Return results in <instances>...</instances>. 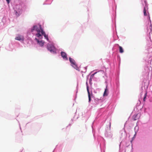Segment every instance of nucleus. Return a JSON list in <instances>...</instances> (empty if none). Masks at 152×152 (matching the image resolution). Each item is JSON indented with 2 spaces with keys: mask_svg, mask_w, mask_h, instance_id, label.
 Returning a JSON list of instances; mask_svg holds the SVG:
<instances>
[{
  "mask_svg": "<svg viewBox=\"0 0 152 152\" xmlns=\"http://www.w3.org/2000/svg\"><path fill=\"white\" fill-rule=\"evenodd\" d=\"M34 30H35L37 32V33L36 34V35L37 37H39L42 36V35H43L45 38L48 41H49L48 36L46 35L45 32L43 31L40 25H39V26L36 25L33 26L31 29V31L33 32Z\"/></svg>",
  "mask_w": 152,
  "mask_h": 152,
  "instance_id": "obj_1",
  "label": "nucleus"
},
{
  "mask_svg": "<svg viewBox=\"0 0 152 152\" xmlns=\"http://www.w3.org/2000/svg\"><path fill=\"white\" fill-rule=\"evenodd\" d=\"M47 48L51 52L56 53V49L53 45L48 44L47 45Z\"/></svg>",
  "mask_w": 152,
  "mask_h": 152,
  "instance_id": "obj_2",
  "label": "nucleus"
},
{
  "mask_svg": "<svg viewBox=\"0 0 152 152\" xmlns=\"http://www.w3.org/2000/svg\"><path fill=\"white\" fill-rule=\"evenodd\" d=\"M69 60L70 62L72 64V66L77 70H79V68L76 64L75 60L70 57L69 58Z\"/></svg>",
  "mask_w": 152,
  "mask_h": 152,
  "instance_id": "obj_3",
  "label": "nucleus"
},
{
  "mask_svg": "<svg viewBox=\"0 0 152 152\" xmlns=\"http://www.w3.org/2000/svg\"><path fill=\"white\" fill-rule=\"evenodd\" d=\"M61 55L63 59L65 60H67L68 58L66 54L64 52H61Z\"/></svg>",
  "mask_w": 152,
  "mask_h": 152,
  "instance_id": "obj_4",
  "label": "nucleus"
},
{
  "mask_svg": "<svg viewBox=\"0 0 152 152\" xmlns=\"http://www.w3.org/2000/svg\"><path fill=\"white\" fill-rule=\"evenodd\" d=\"M35 39L36 40L38 44L41 46H43L45 42L43 41H39L37 38H35Z\"/></svg>",
  "mask_w": 152,
  "mask_h": 152,
  "instance_id": "obj_5",
  "label": "nucleus"
},
{
  "mask_svg": "<svg viewBox=\"0 0 152 152\" xmlns=\"http://www.w3.org/2000/svg\"><path fill=\"white\" fill-rule=\"evenodd\" d=\"M15 39L16 40L19 41L23 40H24V38L23 36L19 35L18 36L16 37Z\"/></svg>",
  "mask_w": 152,
  "mask_h": 152,
  "instance_id": "obj_6",
  "label": "nucleus"
},
{
  "mask_svg": "<svg viewBox=\"0 0 152 152\" xmlns=\"http://www.w3.org/2000/svg\"><path fill=\"white\" fill-rule=\"evenodd\" d=\"M108 90L107 88V86H106V88L105 89L104 91V93L103 96H107L108 95Z\"/></svg>",
  "mask_w": 152,
  "mask_h": 152,
  "instance_id": "obj_7",
  "label": "nucleus"
},
{
  "mask_svg": "<svg viewBox=\"0 0 152 152\" xmlns=\"http://www.w3.org/2000/svg\"><path fill=\"white\" fill-rule=\"evenodd\" d=\"M87 91L88 94L89 102H90L91 100V95H90V93L89 91V89L88 87V86H87Z\"/></svg>",
  "mask_w": 152,
  "mask_h": 152,
  "instance_id": "obj_8",
  "label": "nucleus"
},
{
  "mask_svg": "<svg viewBox=\"0 0 152 152\" xmlns=\"http://www.w3.org/2000/svg\"><path fill=\"white\" fill-rule=\"evenodd\" d=\"M138 114L134 115L132 117V118L134 121H135L138 119Z\"/></svg>",
  "mask_w": 152,
  "mask_h": 152,
  "instance_id": "obj_9",
  "label": "nucleus"
},
{
  "mask_svg": "<svg viewBox=\"0 0 152 152\" xmlns=\"http://www.w3.org/2000/svg\"><path fill=\"white\" fill-rule=\"evenodd\" d=\"M118 45L119 46V52L121 53H123L124 52V50L123 48L121 46H119L118 44Z\"/></svg>",
  "mask_w": 152,
  "mask_h": 152,
  "instance_id": "obj_10",
  "label": "nucleus"
},
{
  "mask_svg": "<svg viewBox=\"0 0 152 152\" xmlns=\"http://www.w3.org/2000/svg\"><path fill=\"white\" fill-rule=\"evenodd\" d=\"M147 93H145V94L144 95V98H143V101L144 102H145V99L146 98V96H147Z\"/></svg>",
  "mask_w": 152,
  "mask_h": 152,
  "instance_id": "obj_11",
  "label": "nucleus"
},
{
  "mask_svg": "<svg viewBox=\"0 0 152 152\" xmlns=\"http://www.w3.org/2000/svg\"><path fill=\"white\" fill-rule=\"evenodd\" d=\"M6 1H7V3L8 4H9V3H10V0H6Z\"/></svg>",
  "mask_w": 152,
  "mask_h": 152,
  "instance_id": "obj_12",
  "label": "nucleus"
},
{
  "mask_svg": "<svg viewBox=\"0 0 152 152\" xmlns=\"http://www.w3.org/2000/svg\"><path fill=\"white\" fill-rule=\"evenodd\" d=\"M96 72H95V73L94 74H93L92 75H91V77H93L94 76V75L95 74H96Z\"/></svg>",
  "mask_w": 152,
  "mask_h": 152,
  "instance_id": "obj_13",
  "label": "nucleus"
}]
</instances>
